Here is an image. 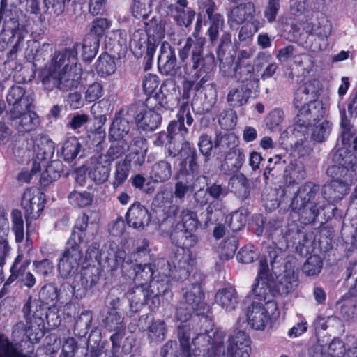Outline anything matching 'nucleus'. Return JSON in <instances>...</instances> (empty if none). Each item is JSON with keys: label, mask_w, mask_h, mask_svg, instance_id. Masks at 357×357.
<instances>
[{"label": "nucleus", "mask_w": 357, "mask_h": 357, "mask_svg": "<svg viewBox=\"0 0 357 357\" xmlns=\"http://www.w3.org/2000/svg\"><path fill=\"white\" fill-rule=\"evenodd\" d=\"M321 91V84L318 79H313L307 81L296 91L294 105L299 109L303 103L310 100H317Z\"/></svg>", "instance_id": "nucleus-22"}, {"label": "nucleus", "mask_w": 357, "mask_h": 357, "mask_svg": "<svg viewBox=\"0 0 357 357\" xmlns=\"http://www.w3.org/2000/svg\"><path fill=\"white\" fill-rule=\"evenodd\" d=\"M149 241L144 239L142 244L137 247L136 250L130 256H127L123 250L118 248L115 245L110 244L107 250L108 255L105 257V259L111 269L114 270L119 267L123 269L126 268V265L146 256L149 253Z\"/></svg>", "instance_id": "nucleus-12"}, {"label": "nucleus", "mask_w": 357, "mask_h": 357, "mask_svg": "<svg viewBox=\"0 0 357 357\" xmlns=\"http://www.w3.org/2000/svg\"><path fill=\"white\" fill-rule=\"evenodd\" d=\"M280 9V0H268L264 10V16L268 23L272 24L276 20Z\"/></svg>", "instance_id": "nucleus-59"}, {"label": "nucleus", "mask_w": 357, "mask_h": 357, "mask_svg": "<svg viewBox=\"0 0 357 357\" xmlns=\"http://www.w3.org/2000/svg\"><path fill=\"white\" fill-rule=\"evenodd\" d=\"M294 126L289 128L282 135L287 137L288 144L298 148L306 139L309 127H312L322 119L325 108L321 101L310 100L300 106Z\"/></svg>", "instance_id": "nucleus-5"}, {"label": "nucleus", "mask_w": 357, "mask_h": 357, "mask_svg": "<svg viewBox=\"0 0 357 357\" xmlns=\"http://www.w3.org/2000/svg\"><path fill=\"white\" fill-rule=\"evenodd\" d=\"M163 112L156 109L155 105L149 108L142 103L130 105L127 112L129 116L134 118L138 128L145 131L154 130L159 126Z\"/></svg>", "instance_id": "nucleus-11"}, {"label": "nucleus", "mask_w": 357, "mask_h": 357, "mask_svg": "<svg viewBox=\"0 0 357 357\" xmlns=\"http://www.w3.org/2000/svg\"><path fill=\"white\" fill-rule=\"evenodd\" d=\"M180 166L181 167L178 172V178L183 180V178H186L187 183L192 182L198 173V165L197 161L193 160V159L190 160L189 162V170L185 169L186 162L184 159L181 162Z\"/></svg>", "instance_id": "nucleus-54"}, {"label": "nucleus", "mask_w": 357, "mask_h": 357, "mask_svg": "<svg viewBox=\"0 0 357 357\" xmlns=\"http://www.w3.org/2000/svg\"><path fill=\"white\" fill-rule=\"evenodd\" d=\"M111 159L107 155H99L91 159L88 168V176L96 184L106 182L110 174Z\"/></svg>", "instance_id": "nucleus-19"}, {"label": "nucleus", "mask_w": 357, "mask_h": 357, "mask_svg": "<svg viewBox=\"0 0 357 357\" xmlns=\"http://www.w3.org/2000/svg\"><path fill=\"white\" fill-rule=\"evenodd\" d=\"M255 4L248 1L234 6L228 13V23L231 26H238L252 19L255 15Z\"/></svg>", "instance_id": "nucleus-24"}, {"label": "nucleus", "mask_w": 357, "mask_h": 357, "mask_svg": "<svg viewBox=\"0 0 357 357\" xmlns=\"http://www.w3.org/2000/svg\"><path fill=\"white\" fill-rule=\"evenodd\" d=\"M179 207L175 204L171 205L167 212V217L162 225L172 224L176 222L172 231L182 230L195 231L198 226L197 213L190 209H183L180 215L176 216Z\"/></svg>", "instance_id": "nucleus-13"}, {"label": "nucleus", "mask_w": 357, "mask_h": 357, "mask_svg": "<svg viewBox=\"0 0 357 357\" xmlns=\"http://www.w3.org/2000/svg\"><path fill=\"white\" fill-rule=\"evenodd\" d=\"M61 258L70 261L72 264L79 267V261L82 258V252L79 248V243L75 241V232L68 240L67 248Z\"/></svg>", "instance_id": "nucleus-37"}, {"label": "nucleus", "mask_w": 357, "mask_h": 357, "mask_svg": "<svg viewBox=\"0 0 357 357\" xmlns=\"http://www.w3.org/2000/svg\"><path fill=\"white\" fill-rule=\"evenodd\" d=\"M168 9L178 25L188 27L192 24L195 15L192 10H185L176 4L169 5Z\"/></svg>", "instance_id": "nucleus-36"}, {"label": "nucleus", "mask_w": 357, "mask_h": 357, "mask_svg": "<svg viewBox=\"0 0 357 357\" xmlns=\"http://www.w3.org/2000/svg\"><path fill=\"white\" fill-rule=\"evenodd\" d=\"M204 39L198 38L195 34L189 37L179 52L182 61L186 59L190 54L191 58L185 65V74L193 79V82L199 79L195 86L199 91L202 86L211 79L213 71L215 68V56L213 54L202 56Z\"/></svg>", "instance_id": "nucleus-4"}, {"label": "nucleus", "mask_w": 357, "mask_h": 357, "mask_svg": "<svg viewBox=\"0 0 357 357\" xmlns=\"http://www.w3.org/2000/svg\"><path fill=\"white\" fill-rule=\"evenodd\" d=\"M94 226V225L91 224L90 227ZM89 227V217L86 214H82L79 216L77 219L74 229L73 231L72 234L75 233V241H77L79 243H81L83 241V238L86 236V231L87 228Z\"/></svg>", "instance_id": "nucleus-53"}, {"label": "nucleus", "mask_w": 357, "mask_h": 357, "mask_svg": "<svg viewBox=\"0 0 357 357\" xmlns=\"http://www.w3.org/2000/svg\"><path fill=\"white\" fill-rule=\"evenodd\" d=\"M33 268L38 274L42 275L43 277L50 275L54 270L52 262L47 259L33 261Z\"/></svg>", "instance_id": "nucleus-64"}, {"label": "nucleus", "mask_w": 357, "mask_h": 357, "mask_svg": "<svg viewBox=\"0 0 357 357\" xmlns=\"http://www.w3.org/2000/svg\"><path fill=\"white\" fill-rule=\"evenodd\" d=\"M266 233L268 236L271 238L273 243L277 247L283 242H285L284 229L280 225H275L269 222Z\"/></svg>", "instance_id": "nucleus-61"}, {"label": "nucleus", "mask_w": 357, "mask_h": 357, "mask_svg": "<svg viewBox=\"0 0 357 357\" xmlns=\"http://www.w3.org/2000/svg\"><path fill=\"white\" fill-rule=\"evenodd\" d=\"M172 176L171 164L166 160H160L152 167L151 178L153 182H164L170 178Z\"/></svg>", "instance_id": "nucleus-38"}, {"label": "nucleus", "mask_w": 357, "mask_h": 357, "mask_svg": "<svg viewBox=\"0 0 357 357\" xmlns=\"http://www.w3.org/2000/svg\"><path fill=\"white\" fill-rule=\"evenodd\" d=\"M234 77L243 86L257 89L259 79L255 73L254 66L245 61H239L234 68Z\"/></svg>", "instance_id": "nucleus-23"}, {"label": "nucleus", "mask_w": 357, "mask_h": 357, "mask_svg": "<svg viewBox=\"0 0 357 357\" xmlns=\"http://www.w3.org/2000/svg\"><path fill=\"white\" fill-rule=\"evenodd\" d=\"M305 176V171L301 162H291L284 171L285 181L289 185L301 182Z\"/></svg>", "instance_id": "nucleus-39"}, {"label": "nucleus", "mask_w": 357, "mask_h": 357, "mask_svg": "<svg viewBox=\"0 0 357 357\" xmlns=\"http://www.w3.org/2000/svg\"><path fill=\"white\" fill-rule=\"evenodd\" d=\"M266 265L261 264L258 271L257 282L252 287L255 301L246 311L248 324L252 329L263 331L271 323L272 317L278 307L273 300V289L268 283V275L266 272Z\"/></svg>", "instance_id": "nucleus-3"}, {"label": "nucleus", "mask_w": 357, "mask_h": 357, "mask_svg": "<svg viewBox=\"0 0 357 357\" xmlns=\"http://www.w3.org/2000/svg\"><path fill=\"white\" fill-rule=\"evenodd\" d=\"M13 125L20 132H30L40 124L39 116L29 109H20L18 114H10Z\"/></svg>", "instance_id": "nucleus-21"}, {"label": "nucleus", "mask_w": 357, "mask_h": 357, "mask_svg": "<svg viewBox=\"0 0 357 357\" xmlns=\"http://www.w3.org/2000/svg\"><path fill=\"white\" fill-rule=\"evenodd\" d=\"M177 121H172L169 123L168 130L170 133L178 132L181 137H185L188 131L184 126L185 120L188 126H191L193 122L188 103H184L181 106L177 114Z\"/></svg>", "instance_id": "nucleus-26"}, {"label": "nucleus", "mask_w": 357, "mask_h": 357, "mask_svg": "<svg viewBox=\"0 0 357 357\" xmlns=\"http://www.w3.org/2000/svg\"><path fill=\"white\" fill-rule=\"evenodd\" d=\"M105 326L109 331L124 330L123 318L115 308L111 309L104 320Z\"/></svg>", "instance_id": "nucleus-51"}, {"label": "nucleus", "mask_w": 357, "mask_h": 357, "mask_svg": "<svg viewBox=\"0 0 357 357\" xmlns=\"http://www.w3.org/2000/svg\"><path fill=\"white\" fill-rule=\"evenodd\" d=\"M236 141V136L234 134L217 135L214 146L218 148L222 152L227 153L228 151L238 149Z\"/></svg>", "instance_id": "nucleus-48"}, {"label": "nucleus", "mask_w": 357, "mask_h": 357, "mask_svg": "<svg viewBox=\"0 0 357 357\" xmlns=\"http://www.w3.org/2000/svg\"><path fill=\"white\" fill-rule=\"evenodd\" d=\"M81 144L75 137L67 139L61 149V155L66 161L74 160L79 153Z\"/></svg>", "instance_id": "nucleus-45"}, {"label": "nucleus", "mask_w": 357, "mask_h": 357, "mask_svg": "<svg viewBox=\"0 0 357 357\" xmlns=\"http://www.w3.org/2000/svg\"><path fill=\"white\" fill-rule=\"evenodd\" d=\"M149 39L146 31L143 29H138L132 34L130 40V48L135 55H141L145 50L147 40Z\"/></svg>", "instance_id": "nucleus-41"}, {"label": "nucleus", "mask_w": 357, "mask_h": 357, "mask_svg": "<svg viewBox=\"0 0 357 357\" xmlns=\"http://www.w3.org/2000/svg\"><path fill=\"white\" fill-rule=\"evenodd\" d=\"M151 0H134L132 6V14L137 18L146 19L150 12Z\"/></svg>", "instance_id": "nucleus-57"}, {"label": "nucleus", "mask_w": 357, "mask_h": 357, "mask_svg": "<svg viewBox=\"0 0 357 357\" xmlns=\"http://www.w3.org/2000/svg\"><path fill=\"white\" fill-rule=\"evenodd\" d=\"M126 220L130 227L142 231L149 225L151 216L146 207L140 202H135L128 208Z\"/></svg>", "instance_id": "nucleus-17"}, {"label": "nucleus", "mask_w": 357, "mask_h": 357, "mask_svg": "<svg viewBox=\"0 0 357 357\" xmlns=\"http://www.w3.org/2000/svg\"><path fill=\"white\" fill-rule=\"evenodd\" d=\"M6 101L12 106L10 114L16 115L20 109H29L33 104V98L31 94H26L22 86L14 85L8 91Z\"/></svg>", "instance_id": "nucleus-18"}, {"label": "nucleus", "mask_w": 357, "mask_h": 357, "mask_svg": "<svg viewBox=\"0 0 357 357\" xmlns=\"http://www.w3.org/2000/svg\"><path fill=\"white\" fill-rule=\"evenodd\" d=\"M344 353V343L338 338H334L328 344L322 347L324 357H342Z\"/></svg>", "instance_id": "nucleus-46"}, {"label": "nucleus", "mask_w": 357, "mask_h": 357, "mask_svg": "<svg viewBox=\"0 0 357 357\" xmlns=\"http://www.w3.org/2000/svg\"><path fill=\"white\" fill-rule=\"evenodd\" d=\"M331 31L332 24L325 17L319 18L313 22L310 29L311 33L322 38H328L331 35Z\"/></svg>", "instance_id": "nucleus-47"}, {"label": "nucleus", "mask_w": 357, "mask_h": 357, "mask_svg": "<svg viewBox=\"0 0 357 357\" xmlns=\"http://www.w3.org/2000/svg\"><path fill=\"white\" fill-rule=\"evenodd\" d=\"M128 298L130 301V305L132 311H137L144 305H149L151 301V296L149 289L142 287H136L132 291L127 293Z\"/></svg>", "instance_id": "nucleus-28"}, {"label": "nucleus", "mask_w": 357, "mask_h": 357, "mask_svg": "<svg viewBox=\"0 0 357 357\" xmlns=\"http://www.w3.org/2000/svg\"><path fill=\"white\" fill-rule=\"evenodd\" d=\"M154 266H157L158 273L154 277L159 276L160 279L155 280L153 278L149 284V291L151 296V308L152 310H155L160 305L159 297L161 295H167L171 289V280L172 269L167 260L161 258L157 259Z\"/></svg>", "instance_id": "nucleus-9"}, {"label": "nucleus", "mask_w": 357, "mask_h": 357, "mask_svg": "<svg viewBox=\"0 0 357 357\" xmlns=\"http://www.w3.org/2000/svg\"><path fill=\"white\" fill-rule=\"evenodd\" d=\"M254 89L239 86L231 89L227 94V102L231 107H238L245 105Z\"/></svg>", "instance_id": "nucleus-32"}, {"label": "nucleus", "mask_w": 357, "mask_h": 357, "mask_svg": "<svg viewBox=\"0 0 357 357\" xmlns=\"http://www.w3.org/2000/svg\"><path fill=\"white\" fill-rule=\"evenodd\" d=\"M282 249L278 250L273 249L269 251L268 256L265 258H261L259 260V271L261 269V266L263 264L266 265V272L270 278L268 283L271 284L272 288L273 289V297L276 293L280 294H288L292 292L296 287L298 286V277L295 274L293 270H285L282 274H280L276 278V281L274 280L273 275L270 272L268 263L271 266L273 272L274 269L278 266V264H280L282 259Z\"/></svg>", "instance_id": "nucleus-7"}, {"label": "nucleus", "mask_w": 357, "mask_h": 357, "mask_svg": "<svg viewBox=\"0 0 357 357\" xmlns=\"http://www.w3.org/2000/svg\"><path fill=\"white\" fill-rule=\"evenodd\" d=\"M69 202L75 207H85L92 202V197L88 192L73 191L68 195Z\"/></svg>", "instance_id": "nucleus-52"}, {"label": "nucleus", "mask_w": 357, "mask_h": 357, "mask_svg": "<svg viewBox=\"0 0 357 357\" xmlns=\"http://www.w3.org/2000/svg\"><path fill=\"white\" fill-rule=\"evenodd\" d=\"M183 302L188 305V312L195 310L197 315H203L208 306L203 301L204 294L199 283L191 284L183 289Z\"/></svg>", "instance_id": "nucleus-16"}, {"label": "nucleus", "mask_w": 357, "mask_h": 357, "mask_svg": "<svg viewBox=\"0 0 357 357\" xmlns=\"http://www.w3.org/2000/svg\"><path fill=\"white\" fill-rule=\"evenodd\" d=\"M26 321V333L30 340H40L44 335L43 309L38 300H29L23 307Z\"/></svg>", "instance_id": "nucleus-10"}, {"label": "nucleus", "mask_w": 357, "mask_h": 357, "mask_svg": "<svg viewBox=\"0 0 357 357\" xmlns=\"http://www.w3.org/2000/svg\"><path fill=\"white\" fill-rule=\"evenodd\" d=\"M167 326L162 320L152 321L147 329V337L150 343L159 344L166 338Z\"/></svg>", "instance_id": "nucleus-35"}, {"label": "nucleus", "mask_w": 357, "mask_h": 357, "mask_svg": "<svg viewBox=\"0 0 357 357\" xmlns=\"http://www.w3.org/2000/svg\"><path fill=\"white\" fill-rule=\"evenodd\" d=\"M326 206L319 185L310 181L298 188L291 204L292 211L303 220L304 224L314 222Z\"/></svg>", "instance_id": "nucleus-6"}, {"label": "nucleus", "mask_w": 357, "mask_h": 357, "mask_svg": "<svg viewBox=\"0 0 357 357\" xmlns=\"http://www.w3.org/2000/svg\"><path fill=\"white\" fill-rule=\"evenodd\" d=\"M215 300L217 304L225 310H233L238 303L236 291L232 287L220 289L215 294Z\"/></svg>", "instance_id": "nucleus-29"}, {"label": "nucleus", "mask_w": 357, "mask_h": 357, "mask_svg": "<svg viewBox=\"0 0 357 357\" xmlns=\"http://www.w3.org/2000/svg\"><path fill=\"white\" fill-rule=\"evenodd\" d=\"M130 124L128 119L116 116L111 124L109 138L114 141H122L131 143Z\"/></svg>", "instance_id": "nucleus-25"}, {"label": "nucleus", "mask_w": 357, "mask_h": 357, "mask_svg": "<svg viewBox=\"0 0 357 357\" xmlns=\"http://www.w3.org/2000/svg\"><path fill=\"white\" fill-rule=\"evenodd\" d=\"M40 301L46 305H54L59 298L57 288L52 284H47L43 287L39 293Z\"/></svg>", "instance_id": "nucleus-55"}, {"label": "nucleus", "mask_w": 357, "mask_h": 357, "mask_svg": "<svg viewBox=\"0 0 357 357\" xmlns=\"http://www.w3.org/2000/svg\"><path fill=\"white\" fill-rule=\"evenodd\" d=\"M193 231L186 230L172 231L170 238L173 243L182 248L183 252L185 250L188 252V248L194 246L197 241L196 236L192 234Z\"/></svg>", "instance_id": "nucleus-33"}, {"label": "nucleus", "mask_w": 357, "mask_h": 357, "mask_svg": "<svg viewBox=\"0 0 357 357\" xmlns=\"http://www.w3.org/2000/svg\"><path fill=\"white\" fill-rule=\"evenodd\" d=\"M80 47L83 60L91 61L98 51L99 39L96 36L89 35L82 44L77 43L72 47L56 51L40 75L45 91L50 92L57 89L68 91L77 87L82 73L81 64L77 63V51Z\"/></svg>", "instance_id": "nucleus-1"}, {"label": "nucleus", "mask_w": 357, "mask_h": 357, "mask_svg": "<svg viewBox=\"0 0 357 357\" xmlns=\"http://www.w3.org/2000/svg\"><path fill=\"white\" fill-rule=\"evenodd\" d=\"M177 336L181 347V357H192L190 343L191 328L188 324L178 326Z\"/></svg>", "instance_id": "nucleus-40"}, {"label": "nucleus", "mask_w": 357, "mask_h": 357, "mask_svg": "<svg viewBox=\"0 0 357 357\" xmlns=\"http://www.w3.org/2000/svg\"><path fill=\"white\" fill-rule=\"evenodd\" d=\"M158 66L161 74L173 76L176 75L178 66L174 50L167 42H163L160 48Z\"/></svg>", "instance_id": "nucleus-20"}, {"label": "nucleus", "mask_w": 357, "mask_h": 357, "mask_svg": "<svg viewBox=\"0 0 357 357\" xmlns=\"http://www.w3.org/2000/svg\"><path fill=\"white\" fill-rule=\"evenodd\" d=\"M165 25L166 22L165 20H160L158 22L153 21L148 24L146 31L149 38H153L160 40L165 36Z\"/></svg>", "instance_id": "nucleus-58"}, {"label": "nucleus", "mask_w": 357, "mask_h": 357, "mask_svg": "<svg viewBox=\"0 0 357 357\" xmlns=\"http://www.w3.org/2000/svg\"><path fill=\"white\" fill-rule=\"evenodd\" d=\"M312 130V137L314 140L321 142L328 135L331 129V123L328 121H324L320 124L309 127Z\"/></svg>", "instance_id": "nucleus-56"}, {"label": "nucleus", "mask_w": 357, "mask_h": 357, "mask_svg": "<svg viewBox=\"0 0 357 357\" xmlns=\"http://www.w3.org/2000/svg\"><path fill=\"white\" fill-rule=\"evenodd\" d=\"M180 91L174 82H165L160 87V92L156 94L155 108L163 112L172 109L179 102Z\"/></svg>", "instance_id": "nucleus-15"}, {"label": "nucleus", "mask_w": 357, "mask_h": 357, "mask_svg": "<svg viewBox=\"0 0 357 357\" xmlns=\"http://www.w3.org/2000/svg\"><path fill=\"white\" fill-rule=\"evenodd\" d=\"M341 141L342 146L333 151L332 153V157L337 151L341 149H344L347 151V155L351 154L356 158L352 151H354L357 149V137L353 139L351 130H342Z\"/></svg>", "instance_id": "nucleus-50"}, {"label": "nucleus", "mask_w": 357, "mask_h": 357, "mask_svg": "<svg viewBox=\"0 0 357 357\" xmlns=\"http://www.w3.org/2000/svg\"><path fill=\"white\" fill-rule=\"evenodd\" d=\"M54 150V142L46 137H36L33 151L36 154V158L38 160L43 161L47 157L52 155Z\"/></svg>", "instance_id": "nucleus-34"}, {"label": "nucleus", "mask_w": 357, "mask_h": 357, "mask_svg": "<svg viewBox=\"0 0 357 357\" xmlns=\"http://www.w3.org/2000/svg\"><path fill=\"white\" fill-rule=\"evenodd\" d=\"M116 144L112 145L108 149L107 154H101L100 155H107L111 159V162L116 158H118L126 151L130 149V143L118 141Z\"/></svg>", "instance_id": "nucleus-62"}, {"label": "nucleus", "mask_w": 357, "mask_h": 357, "mask_svg": "<svg viewBox=\"0 0 357 357\" xmlns=\"http://www.w3.org/2000/svg\"><path fill=\"white\" fill-rule=\"evenodd\" d=\"M334 165L328 167L326 174L333 178L322 187L321 196L329 204L340 200L347 192L348 187L357 180V158L341 149L333 156Z\"/></svg>", "instance_id": "nucleus-2"}, {"label": "nucleus", "mask_w": 357, "mask_h": 357, "mask_svg": "<svg viewBox=\"0 0 357 357\" xmlns=\"http://www.w3.org/2000/svg\"><path fill=\"white\" fill-rule=\"evenodd\" d=\"M225 335L222 331L214 333L215 342L211 347L214 351V357H250V340L243 331H234L229 336L227 351H225L223 340Z\"/></svg>", "instance_id": "nucleus-8"}, {"label": "nucleus", "mask_w": 357, "mask_h": 357, "mask_svg": "<svg viewBox=\"0 0 357 357\" xmlns=\"http://www.w3.org/2000/svg\"><path fill=\"white\" fill-rule=\"evenodd\" d=\"M245 156L243 151L239 148L228 151L226 153L222 168L227 174L237 172L245 162Z\"/></svg>", "instance_id": "nucleus-27"}, {"label": "nucleus", "mask_w": 357, "mask_h": 357, "mask_svg": "<svg viewBox=\"0 0 357 357\" xmlns=\"http://www.w3.org/2000/svg\"><path fill=\"white\" fill-rule=\"evenodd\" d=\"M11 229L15 234V241L22 243L24 238V222L22 212L13 209L10 213Z\"/></svg>", "instance_id": "nucleus-42"}, {"label": "nucleus", "mask_w": 357, "mask_h": 357, "mask_svg": "<svg viewBox=\"0 0 357 357\" xmlns=\"http://www.w3.org/2000/svg\"><path fill=\"white\" fill-rule=\"evenodd\" d=\"M130 166V161L126 159L116 163L112 183L114 188H119L126 181L129 175Z\"/></svg>", "instance_id": "nucleus-44"}, {"label": "nucleus", "mask_w": 357, "mask_h": 357, "mask_svg": "<svg viewBox=\"0 0 357 357\" xmlns=\"http://www.w3.org/2000/svg\"><path fill=\"white\" fill-rule=\"evenodd\" d=\"M245 222V216L241 212L238 211L232 213L229 220H227L228 226L234 232L241 230L244 227Z\"/></svg>", "instance_id": "nucleus-63"}, {"label": "nucleus", "mask_w": 357, "mask_h": 357, "mask_svg": "<svg viewBox=\"0 0 357 357\" xmlns=\"http://www.w3.org/2000/svg\"><path fill=\"white\" fill-rule=\"evenodd\" d=\"M45 195L38 189L28 188L23 193L21 205L25 211L26 225L30 220L38 218L44 209Z\"/></svg>", "instance_id": "nucleus-14"}, {"label": "nucleus", "mask_w": 357, "mask_h": 357, "mask_svg": "<svg viewBox=\"0 0 357 357\" xmlns=\"http://www.w3.org/2000/svg\"><path fill=\"white\" fill-rule=\"evenodd\" d=\"M167 155L172 158L180 156L181 160L185 159L190 152L189 143L184 140V137L174 135L169 144L167 147Z\"/></svg>", "instance_id": "nucleus-31"}, {"label": "nucleus", "mask_w": 357, "mask_h": 357, "mask_svg": "<svg viewBox=\"0 0 357 357\" xmlns=\"http://www.w3.org/2000/svg\"><path fill=\"white\" fill-rule=\"evenodd\" d=\"M154 269L150 264H135L133 265V271L135 273V276L133 277V280L137 285V287L144 286L149 289V284L147 282L151 280V278L154 275H157V266H154Z\"/></svg>", "instance_id": "nucleus-30"}, {"label": "nucleus", "mask_w": 357, "mask_h": 357, "mask_svg": "<svg viewBox=\"0 0 357 357\" xmlns=\"http://www.w3.org/2000/svg\"><path fill=\"white\" fill-rule=\"evenodd\" d=\"M237 116L233 109H227L221 112L219 117L220 126L225 130H231L236 124Z\"/></svg>", "instance_id": "nucleus-60"}, {"label": "nucleus", "mask_w": 357, "mask_h": 357, "mask_svg": "<svg viewBox=\"0 0 357 357\" xmlns=\"http://www.w3.org/2000/svg\"><path fill=\"white\" fill-rule=\"evenodd\" d=\"M96 69L98 75L106 77L115 72L116 64L108 54H102L96 63Z\"/></svg>", "instance_id": "nucleus-43"}, {"label": "nucleus", "mask_w": 357, "mask_h": 357, "mask_svg": "<svg viewBox=\"0 0 357 357\" xmlns=\"http://www.w3.org/2000/svg\"><path fill=\"white\" fill-rule=\"evenodd\" d=\"M323 262L318 255L310 256L303 266V272L307 276L318 275L322 268Z\"/></svg>", "instance_id": "nucleus-49"}]
</instances>
